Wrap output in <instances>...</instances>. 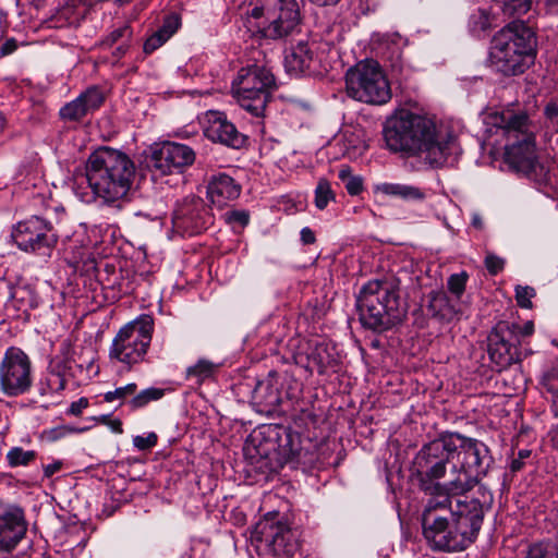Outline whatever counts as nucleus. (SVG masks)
I'll list each match as a JSON object with an SVG mask.
<instances>
[{
    "mask_svg": "<svg viewBox=\"0 0 558 558\" xmlns=\"http://www.w3.org/2000/svg\"><path fill=\"white\" fill-rule=\"evenodd\" d=\"M487 140L492 136L506 138L505 162L538 185L550 181L549 170L536 156L535 136L525 112L512 109L489 112L484 118Z\"/></svg>",
    "mask_w": 558,
    "mask_h": 558,
    "instance_id": "1",
    "label": "nucleus"
},
{
    "mask_svg": "<svg viewBox=\"0 0 558 558\" xmlns=\"http://www.w3.org/2000/svg\"><path fill=\"white\" fill-rule=\"evenodd\" d=\"M134 175V162L126 154L100 147L89 155L85 175L75 179L74 192L84 203L96 197L114 203L128 195Z\"/></svg>",
    "mask_w": 558,
    "mask_h": 558,
    "instance_id": "2",
    "label": "nucleus"
},
{
    "mask_svg": "<svg viewBox=\"0 0 558 558\" xmlns=\"http://www.w3.org/2000/svg\"><path fill=\"white\" fill-rule=\"evenodd\" d=\"M384 137L390 150L417 156L434 167L447 160L453 144V137L439 132L433 120L409 111L387 122Z\"/></svg>",
    "mask_w": 558,
    "mask_h": 558,
    "instance_id": "3",
    "label": "nucleus"
},
{
    "mask_svg": "<svg viewBox=\"0 0 558 558\" xmlns=\"http://www.w3.org/2000/svg\"><path fill=\"white\" fill-rule=\"evenodd\" d=\"M484 519L482 502L476 498H457L452 518H427L423 523V534L434 550L460 551L476 538Z\"/></svg>",
    "mask_w": 558,
    "mask_h": 558,
    "instance_id": "4",
    "label": "nucleus"
},
{
    "mask_svg": "<svg viewBox=\"0 0 558 558\" xmlns=\"http://www.w3.org/2000/svg\"><path fill=\"white\" fill-rule=\"evenodd\" d=\"M356 307L363 326L378 331L390 329L404 316L398 283L389 280L366 282L356 296Z\"/></svg>",
    "mask_w": 558,
    "mask_h": 558,
    "instance_id": "5",
    "label": "nucleus"
},
{
    "mask_svg": "<svg viewBox=\"0 0 558 558\" xmlns=\"http://www.w3.org/2000/svg\"><path fill=\"white\" fill-rule=\"evenodd\" d=\"M245 14L248 28L263 38L281 39L300 32L296 0H247Z\"/></svg>",
    "mask_w": 558,
    "mask_h": 558,
    "instance_id": "6",
    "label": "nucleus"
},
{
    "mask_svg": "<svg viewBox=\"0 0 558 558\" xmlns=\"http://www.w3.org/2000/svg\"><path fill=\"white\" fill-rule=\"evenodd\" d=\"M452 449L457 454L449 470L445 489L452 493H468L486 475L492 463L488 447L481 440L450 433Z\"/></svg>",
    "mask_w": 558,
    "mask_h": 558,
    "instance_id": "7",
    "label": "nucleus"
},
{
    "mask_svg": "<svg viewBox=\"0 0 558 558\" xmlns=\"http://www.w3.org/2000/svg\"><path fill=\"white\" fill-rule=\"evenodd\" d=\"M533 45L531 28L521 21H513L493 37L489 59L499 72L517 75L524 71Z\"/></svg>",
    "mask_w": 558,
    "mask_h": 558,
    "instance_id": "8",
    "label": "nucleus"
},
{
    "mask_svg": "<svg viewBox=\"0 0 558 558\" xmlns=\"http://www.w3.org/2000/svg\"><path fill=\"white\" fill-rule=\"evenodd\" d=\"M276 88L275 76L265 66L242 68L232 83L238 104L254 117H263L271 93Z\"/></svg>",
    "mask_w": 558,
    "mask_h": 558,
    "instance_id": "9",
    "label": "nucleus"
},
{
    "mask_svg": "<svg viewBox=\"0 0 558 558\" xmlns=\"http://www.w3.org/2000/svg\"><path fill=\"white\" fill-rule=\"evenodd\" d=\"M349 97L371 105H384L391 98L389 82L380 65L365 60L349 69L345 74Z\"/></svg>",
    "mask_w": 558,
    "mask_h": 558,
    "instance_id": "10",
    "label": "nucleus"
},
{
    "mask_svg": "<svg viewBox=\"0 0 558 558\" xmlns=\"http://www.w3.org/2000/svg\"><path fill=\"white\" fill-rule=\"evenodd\" d=\"M154 332V320L142 316L125 324L114 336L109 349L110 360L129 367L144 361Z\"/></svg>",
    "mask_w": 558,
    "mask_h": 558,
    "instance_id": "11",
    "label": "nucleus"
},
{
    "mask_svg": "<svg viewBox=\"0 0 558 558\" xmlns=\"http://www.w3.org/2000/svg\"><path fill=\"white\" fill-rule=\"evenodd\" d=\"M450 433H442L438 438L424 445L414 459V470L423 481L433 482L440 478L448 481L449 470L457 457L453 452Z\"/></svg>",
    "mask_w": 558,
    "mask_h": 558,
    "instance_id": "12",
    "label": "nucleus"
},
{
    "mask_svg": "<svg viewBox=\"0 0 558 558\" xmlns=\"http://www.w3.org/2000/svg\"><path fill=\"white\" fill-rule=\"evenodd\" d=\"M33 385V365L20 348L10 347L0 362V391L10 398L26 393Z\"/></svg>",
    "mask_w": 558,
    "mask_h": 558,
    "instance_id": "13",
    "label": "nucleus"
},
{
    "mask_svg": "<svg viewBox=\"0 0 558 558\" xmlns=\"http://www.w3.org/2000/svg\"><path fill=\"white\" fill-rule=\"evenodd\" d=\"M517 324L499 323L488 336V355L490 361L500 368L510 366L520 360L517 337Z\"/></svg>",
    "mask_w": 558,
    "mask_h": 558,
    "instance_id": "14",
    "label": "nucleus"
},
{
    "mask_svg": "<svg viewBox=\"0 0 558 558\" xmlns=\"http://www.w3.org/2000/svg\"><path fill=\"white\" fill-rule=\"evenodd\" d=\"M11 238L19 248L25 252H45L57 242L54 234L51 233L50 223L36 216L19 222L13 228Z\"/></svg>",
    "mask_w": 558,
    "mask_h": 558,
    "instance_id": "15",
    "label": "nucleus"
},
{
    "mask_svg": "<svg viewBox=\"0 0 558 558\" xmlns=\"http://www.w3.org/2000/svg\"><path fill=\"white\" fill-rule=\"evenodd\" d=\"M204 202L196 196H189L179 202L172 214L173 230L182 236L201 233L209 223Z\"/></svg>",
    "mask_w": 558,
    "mask_h": 558,
    "instance_id": "16",
    "label": "nucleus"
},
{
    "mask_svg": "<svg viewBox=\"0 0 558 558\" xmlns=\"http://www.w3.org/2000/svg\"><path fill=\"white\" fill-rule=\"evenodd\" d=\"M195 160V151L187 145L165 142L151 151L150 166L161 174L181 171Z\"/></svg>",
    "mask_w": 558,
    "mask_h": 558,
    "instance_id": "17",
    "label": "nucleus"
},
{
    "mask_svg": "<svg viewBox=\"0 0 558 558\" xmlns=\"http://www.w3.org/2000/svg\"><path fill=\"white\" fill-rule=\"evenodd\" d=\"M205 136L215 143L239 149L245 145L246 136L238 131L226 114L220 111H207L203 121Z\"/></svg>",
    "mask_w": 558,
    "mask_h": 558,
    "instance_id": "18",
    "label": "nucleus"
},
{
    "mask_svg": "<svg viewBox=\"0 0 558 558\" xmlns=\"http://www.w3.org/2000/svg\"><path fill=\"white\" fill-rule=\"evenodd\" d=\"M446 482L433 483L423 481L421 485L422 489L429 494V498L426 502L425 509L422 515V524L427 523V518L433 519H446L442 512L449 510L450 518H452V508H454L456 499L463 496L465 493H452L444 488Z\"/></svg>",
    "mask_w": 558,
    "mask_h": 558,
    "instance_id": "19",
    "label": "nucleus"
},
{
    "mask_svg": "<svg viewBox=\"0 0 558 558\" xmlns=\"http://www.w3.org/2000/svg\"><path fill=\"white\" fill-rule=\"evenodd\" d=\"M25 532L26 524L22 509L0 502V549H13Z\"/></svg>",
    "mask_w": 558,
    "mask_h": 558,
    "instance_id": "20",
    "label": "nucleus"
},
{
    "mask_svg": "<svg viewBox=\"0 0 558 558\" xmlns=\"http://www.w3.org/2000/svg\"><path fill=\"white\" fill-rule=\"evenodd\" d=\"M260 538L264 541L275 556H289L296 548L291 530L280 521L266 518L257 525Z\"/></svg>",
    "mask_w": 558,
    "mask_h": 558,
    "instance_id": "21",
    "label": "nucleus"
},
{
    "mask_svg": "<svg viewBox=\"0 0 558 558\" xmlns=\"http://www.w3.org/2000/svg\"><path fill=\"white\" fill-rule=\"evenodd\" d=\"M104 101V96L97 87L88 88L77 98L60 109V116L66 121H78L88 113L97 110Z\"/></svg>",
    "mask_w": 558,
    "mask_h": 558,
    "instance_id": "22",
    "label": "nucleus"
},
{
    "mask_svg": "<svg viewBox=\"0 0 558 558\" xmlns=\"http://www.w3.org/2000/svg\"><path fill=\"white\" fill-rule=\"evenodd\" d=\"M70 369L66 360H53L37 384L41 397L60 395L66 387L65 372Z\"/></svg>",
    "mask_w": 558,
    "mask_h": 558,
    "instance_id": "23",
    "label": "nucleus"
},
{
    "mask_svg": "<svg viewBox=\"0 0 558 558\" xmlns=\"http://www.w3.org/2000/svg\"><path fill=\"white\" fill-rule=\"evenodd\" d=\"M240 192V185L225 173L214 175L207 186V195L210 202L218 207H223L230 201L235 199Z\"/></svg>",
    "mask_w": 558,
    "mask_h": 558,
    "instance_id": "24",
    "label": "nucleus"
},
{
    "mask_svg": "<svg viewBox=\"0 0 558 558\" xmlns=\"http://www.w3.org/2000/svg\"><path fill=\"white\" fill-rule=\"evenodd\" d=\"M428 311L440 320L451 322L461 314V304L445 292H433L429 295Z\"/></svg>",
    "mask_w": 558,
    "mask_h": 558,
    "instance_id": "25",
    "label": "nucleus"
},
{
    "mask_svg": "<svg viewBox=\"0 0 558 558\" xmlns=\"http://www.w3.org/2000/svg\"><path fill=\"white\" fill-rule=\"evenodd\" d=\"M313 61V51L306 41H299L287 51L284 66L289 73L299 75L310 69Z\"/></svg>",
    "mask_w": 558,
    "mask_h": 558,
    "instance_id": "26",
    "label": "nucleus"
},
{
    "mask_svg": "<svg viewBox=\"0 0 558 558\" xmlns=\"http://www.w3.org/2000/svg\"><path fill=\"white\" fill-rule=\"evenodd\" d=\"M254 400L265 407L267 412L275 411L281 403V396L274 377L259 381L253 392Z\"/></svg>",
    "mask_w": 558,
    "mask_h": 558,
    "instance_id": "27",
    "label": "nucleus"
},
{
    "mask_svg": "<svg viewBox=\"0 0 558 558\" xmlns=\"http://www.w3.org/2000/svg\"><path fill=\"white\" fill-rule=\"evenodd\" d=\"M307 360L308 367L316 368L318 374H324L327 368L337 364L335 348L328 343L318 342L311 349Z\"/></svg>",
    "mask_w": 558,
    "mask_h": 558,
    "instance_id": "28",
    "label": "nucleus"
},
{
    "mask_svg": "<svg viewBox=\"0 0 558 558\" xmlns=\"http://www.w3.org/2000/svg\"><path fill=\"white\" fill-rule=\"evenodd\" d=\"M376 191L403 201H422L425 197V193L420 187L404 183H380L376 186Z\"/></svg>",
    "mask_w": 558,
    "mask_h": 558,
    "instance_id": "29",
    "label": "nucleus"
},
{
    "mask_svg": "<svg viewBox=\"0 0 558 558\" xmlns=\"http://www.w3.org/2000/svg\"><path fill=\"white\" fill-rule=\"evenodd\" d=\"M524 558H558V543H535L527 548Z\"/></svg>",
    "mask_w": 558,
    "mask_h": 558,
    "instance_id": "30",
    "label": "nucleus"
},
{
    "mask_svg": "<svg viewBox=\"0 0 558 558\" xmlns=\"http://www.w3.org/2000/svg\"><path fill=\"white\" fill-rule=\"evenodd\" d=\"M37 453L34 450H24L21 447H13L7 453V461L11 468L26 466L33 462Z\"/></svg>",
    "mask_w": 558,
    "mask_h": 558,
    "instance_id": "31",
    "label": "nucleus"
},
{
    "mask_svg": "<svg viewBox=\"0 0 558 558\" xmlns=\"http://www.w3.org/2000/svg\"><path fill=\"white\" fill-rule=\"evenodd\" d=\"M335 193L326 179H320L315 189V206L323 210L329 202L335 201Z\"/></svg>",
    "mask_w": 558,
    "mask_h": 558,
    "instance_id": "32",
    "label": "nucleus"
},
{
    "mask_svg": "<svg viewBox=\"0 0 558 558\" xmlns=\"http://www.w3.org/2000/svg\"><path fill=\"white\" fill-rule=\"evenodd\" d=\"M163 396V390L158 388H147L138 392L134 393L133 398L129 401V404L132 409H140L145 407L151 401L159 400Z\"/></svg>",
    "mask_w": 558,
    "mask_h": 558,
    "instance_id": "33",
    "label": "nucleus"
},
{
    "mask_svg": "<svg viewBox=\"0 0 558 558\" xmlns=\"http://www.w3.org/2000/svg\"><path fill=\"white\" fill-rule=\"evenodd\" d=\"M215 371V364L207 360H199L195 365L186 369L187 378H195L197 383H202L209 378Z\"/></svg>",
    "mask_w": 558,
    "mask_h": 558,
    "instance_id": "34",
    "label": "nucleus"
},
{
    "mask_svg": "<svg viewBox=\"0 0 558 558\" xmlns=\"http://www.w3.org/2000/svg\"><path fill=\"white\" fill-rule=\"evenodd\" d=\"M531 8V0H502V11L508 16H520Z\"/></svg>",
    "mask_w": 558,
    "mask_h": 558,
    "instance_id": "35",
    "label": "nucleus"
},
{
    "mask_svg": "<svg viewBox=\"0 0 558 558\" xmlns=\"http://www.w3.org/2000/svg\"><path fill=\"white\" fill-rule=\"evenodd\" d=\"M136 389H137V386L136 384L134 383H131V384H128L123 387H118L116 388L114 390L112 391H108L104 395V400L106 402H114V401H119L120 404L123 403V401L130 397V396H134V393L136 392Z\"/></svg>",
    "mask_w": 558,
    "mask_h": 558,
    "instance_id": "36",
    "label": "nucleus"
},
{
    "mask_svg": "<svg viewBox=\"0 0 558 558\" xmlns=\"http://www.w3.org/2000/svg\"><path fill=\"white\" fill-rule=\"evenodd\" d=\"M515 301L521 308L531 310L533 307L532 299L536 295L534 288L530 286H517Z\"/></svg>",
    "mask_w": 558,
    "mask_h": 558,
    "instance_id": "37",
    "label": "nucleus"
},
{
    "mask_svg": "<svg viewBox=\"0 0 558 558\" xmlns=\"http://www.w3.org/2000/svg\"><path fill=\"white\" fill-rule=\"evenodd\" d=\"M468 275L465 272L453 274L448 279V289L453 294V298L460 301L464 292Z\"/></svg>",
    "mask_w": 558,
    "mask_h": 558,
    "instance_id": "38",
    "label": "nucleus"
},
{
    "mask_svg": "<svg viewBox=\"0 0 558 558\" xmlns=\"http://www.w3.org/2000/svg\"><path fill=\"white\" fill-rule=\"evenodd\" d=\"M180 26V17L177 14L168 15L165 19L163 25L159 29V32L169 39L179 28Z\"/></svg>",
    "mask_w": 558,
    "mask_h": 558,
    "instance_id": "39",
    "label": "nucleus"
},
{
    "mask_svg": "<svg viewBox=\"0 0 558 558\" xmlns=\"http://www.w3.org/2000/svg\"><path fill=\"white\" fill-rule=\"evenodd\" d=\"M131 29L128 25H123L114 31H112L108 37L105 39L104 44L107 46H111L116 43H118L120 39L126 38L129 39L131 37Z\"/></svg>",
    "mask_w": 558,
    "mask_h": 558,
    "instance_id": "40",
    "label": "nucleus"
},
{
    "mask_svg": "<svg viewBox=\"0 0 558 558\" xmlns=\"http://www.w3.org/2000/svg\"><path fill=\"white\" fill-rule=\"evenodd\" d=\"M157 435L155 433H149L147 436H135L133 438V445L138 450H147L156 446L157 444Z\"/></svg>",
    "mask_w": 558,
    "mask_h": 558,
    "instance_id": "41",
    "label": "nucleus"
},
{
    "mask_svg": "<svg viewBox=\"0 0 558 558\" xmlns=\"http://www.w3.org/2000/svg\"><path fill=\"white\" fill-rule=\"evenodd\" d=\"M544 385L553 395L554 402L558 401V368L551 371L544 377Z\"/></svg>",
    "mask_w": 558,
    "mask_h": 558,
    "instance_id": "42",
    "label": "nucleus"
},
{
    "mask_svg": "<svg viewBox=\"0 0 558 558\" xmlns=\"http://www.w3.org/2000/svg\"><path fill=\"white\" fill-rule=\"evenodd\" d=\"M485 266L490 275H497L504 269L505 260L494 254H487L485 257Z\"/></svg>",
    "mask_w": 558,
    "mask_h": 558,
    "instance_id": "43",
    "label": "nucleus"
},
{
    "mask_svg": "<svg viewBox=\"0 0 558 558\" xmlns=\"http://www.w3.org/2000/svg\"><path fill=\"white\" fill-rule=\"evenodd\" d=\"M168 39L159 31H157L151 37H149L146 40V43L144 44V50L145 52H151L158 47H160Z\"/></svg>",
    "mask_w": 558,
    "mask_h": 558,
    "instance_id": "44",
    "label": "nucleus"
},
{
    "mask_svg": "<svg viewBox=\"0 0 558 558\" xmlns=\"http://www.w3.org/2000/svg\"><path fill=\"white\" fill-rule=\"evenodd\" d=\"M345 189L350 195H357L363 190V182L360 177H352L345 181Z\"/></svg>",
    "mask_w": 558,
    "mask_h": 558,
    "instance_id": "45",
    "label": "nucleus"
},
{
    "mask_svg": "<svg viewBox=\"0 0 558 558\" xmlns=\"http://www.w3.org/2000/svg\"><path fill=\"white\" fill-rule=\"evenodd\" d=\"M87 407L88 400L86 398H80L77 401L71 403L68 413L74 416H78Z\"/></svg>",
    "mask_w": 558,
    "mask_h": 558,
    "instance_id": "46",
    "label": "nucleus"
},
{
    "mask_svg": "<svg viewBox=\"0 0 558 558\" xmlns=\"http://www.w3.org/2000/svg\"><path fill=\"white\" fill-rule=\"evenodd\" d=\"M229 220L239 222L241 226L248 223V215L245 211H232L229 215Z\"/></svg>",
    "mask_w": 558,
    "mask_h": 558,
    "instance_id": "47",
    "label": "nucleus"
},
{
    "mask_svg": "<svg viewBox=\"0 0 558 558\" xmlns=\"http://www.w3.org/2000/svg\"><path fill=\"white\" fill-rule=\"evenodd\" d=\"M300 235L303 244H313L316 240L314 232L308 227H304L301 230Z\"/></svg>",
    "mask_w": 558,
    "mask_h": 558,
    "instance_id": "48",
    "label": "nucleus"
},
{
    "mask_svg": "<svg viewBox=\"0 0 558 558\" xmlns=\"http://www.w3.org/2000/svg\"><path fill=\"white\" fill-rule=\"evenodd\" d=\"M62 468L61 461H54L53 463L47 464L44 466V475L46 477H51L54 473L59 472Z\"/></svg>",
    "mask_w": 558,
    "mask_h": 558,
    "instance_id": "49",
    "label": "nucleus"
},
{
    "mask_svg": "<svg viewBox=\"0 0 558 558\" xmlns=\"http://www.w3.org/2000/svg\"><path fill=\"white\" fill-rule=\"evenodd\" d=\"M518 326V329H517V337L519 338V336H523V337H526V336H531L534 331V324L533 322H526L522 327L517 325Z\"/></svg>",
    "mask_w": 558,
    "mask_h": 558,
    "instance_id": "50",
    "label": "nucleus"
},
{
    "mask_svg": "<svg viewBox=\"0 0 558 558\" xmlns=\"http://www.w3.org/2000/svg\"><path fill=\"white\" fill-rule=\"evenodd\" d=\"M16 49V44L14 40H7L0 48V51L3 56L12 53Z\"/></svg>",
    "mask_w": 558,
    "mask_h": 558,
    "instance_id": "51",
    "label": "nucleus"
},
{
    "mask_svg": "<svg viewBox=\"0 0 558 558\" xmlns=\"http://www.w3.org/2000/svg\"><path fill=\"white\" fill-rule=\"evenodd\" d=\"M76 430L77 429L72 428V427L61 426V427L52 429L51 433L56 434L54 438H58V437H63L68 433H72V432H76Z\"/></svg>",
    "mask_w": 558,
    "mask_h": 558,
    "instance_id": "52",
    "label": "nucleus"
},
{
    "mask_svg": "<svg viewBox=\"0 0 558 558\" xmlns=\"http://www.w3.org/2000/svg\"><path fill=\"white\" fill-rule=\"evenodd\" d=\"M308 2L324 7V5H333L337 4L340 0H307Z\"/></svg>",
    "mask_w": 558,
    "mask_h": 558,
    "instance_id": "53",
    "label": "nucleus"
},
{
    "mask_svg": "<svg viewBox=\"0 0 558 558\" xmlns=\"http://www.w3.org/2000/svg\"><path fill=\"white\" fill-rule=\"evenodd\" d=\"M339 178L345 182L347 180H349V178H352L351 175V170L349 167H342L340 170H339Z\"/></svg>",
    "mask_w": 558,
    "mask_h": 558,
    "instance_id": "54",
    "label": "nucleus"
},
{
    "mask_svg": "<svg viewBox=\"0 0 558 558\" xmlns=\"http://www.w3.org/2000/svg\"><path fill=\"white\" fill-rule=\"evenodd\" d=\"M472 226L476 229L483 228V220L482 217L478 214H474L472 216Z\"/></svg>",
    "mask_w": 558,
    "mask_h": 558,
    "instance_id": "55",
    "label": "nucleus"
},
{
    "mask_svg": "<svg viewBox=\"0 0 558 558\" xmlns=\"http://www.w3.org/2000/svg\"><path fill=\"white\" fill-rule=\"evenodd\" d=\"M111 429L116 433H122V423L119 420H113L110 422Z\"/></svg>",
    "mask_w": 558,
    "mask_h": 558,
    "instance_id": "56",
    "label": "nucleus"
},
{
    "mask_svg": "<svg viewBox=\"0 0 558 558\" xmlns=\"http://www.w3.org/2000/svg\"><path fill=\"white\" fill-rule=\"evenodd\" d=\"M522 460L520 459H514L511 463V470L512 471H519L521 468H522Z\"/></svg>",
    "mask_w": 558,
    "mask_h": 558,
    "instance_id": "57",
    "label": "nucleus"
},
{
    "mask_svg": "<svg viewBox=\"0 0 558 558\" xmlns=\"http://www.w3.org/2000/svg\"><path fill=\"white\" fill-rule=\"evenodd\" d=\"M530 456V451L529 450H521L519 452V459L522 460V459H525Z\"/></svg>",
    "mask_w": 558,
    "mask_h": 558,
    "instance_id": "58",
    "label": "nucleus"
},
{
    "mask_svg": "<svg viewBox=\"0 0 558 558\" xmlns=\"http://www.w3.org/2000/svg\"><path fill=\"white\" fill-rule=\"evenodd\" d=\"M117 51H118V54H119V56L124 54V52L126 51V46H124V45L119 46V47L117 48Z\"/></svg>",
    "mask_w": 558,
    "mask_h": 558,
    "instance_id": "59",
    "label": "nucleus"
},
{
    "mask_svg": "<svg viewBox=\"0 0 558 558\" xmlns=\"http://www.w3.org/2000/svg\"><path fill=\"white\" fill-rule=\"evenodd\" d=\"M550 5H558V0H547Z\"/></svg>",
    "mask_w": 558,
    "mask_h": 558,
    "instance_id": "60",
    "label": "nucleus"
}]
</instances>
